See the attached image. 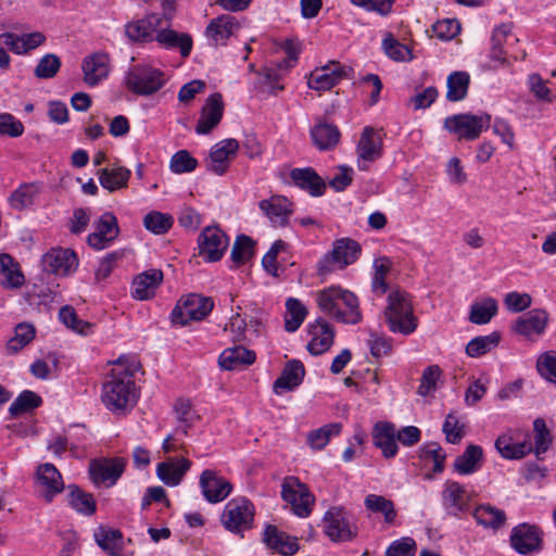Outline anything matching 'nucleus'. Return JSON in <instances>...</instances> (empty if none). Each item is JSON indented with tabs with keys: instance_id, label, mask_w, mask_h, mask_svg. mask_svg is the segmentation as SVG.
Segmentation results:
<instances>
[{
	"instance_id": "obj_48",
	"label": "nucleus",
	"mask_w": 556,
	"mask_h": 556,
	"mask_svg": "<svg viewBox=\"0 0 556 556\" xmlns=\"http://www.w3.org/2000/svg\"><path fill=\"white\" fill-rule=\"evenodd\" d=\"M286 308L285 329L288 332H294L304 321L307 315V309L298 299L294 298H289L287 300Z\"/></svg>"
},
{
	"instance_id": "obj_55",
	"label": "nucleus",
	"mask_w": 556,
	"mask_h": 556,
	"mask_svg": "<svg viewBox=\"0 0 556 556\" xmlns=\"http://www.w3.org/2000/svg\"><path fill=\"white\" fill-rule=\"evenodd\" d=\"M41 403L42 400L39 395L30 390H25L11 404L9 412L12 416H17L39 407Z\"/></svg>"
},
{
	"instance_id": "obj_23",
	"label": "nucleus",
	"mask_w": 556,
	"mask_h": 556,
	"mask_svg": "<svg viewBox=\"0 0 556 556\" xmlns=\"http://www.w3.org/2000/svg\"><path fill=\"white\" fill-rule=\"evenodd\" d=\"M84 81L88 86H97L110 73V55L106 52H94L83 60Z\"/></svg>"
},
{
	"instance_id": "obj_8",
	"label": "nucleus",
	"mask_w": 556,
	"mask_h": 556,
	"mask_svg": "<svg viewBox=\"0 0 556 556\" xmlns=\"http://www.w3.org/2000/svg\"><path fill=\"white\" fill-rule=\"evenodd\" d=\"M254 517L253 504L245 497L229 501L222 515L224 527L233 533H240L252 527Z\"/></svg>"
},
{
	"instance_id": "obj_15",
	"label": "nucleus",
	"mask_w": 556,
	"mask_h": 556,
	"mask_svg": "<svg viewBox=\"0 0 556 556\" xmlns=\"http://www.w3.org/2000/svg\"><path fill=\"white\" fill-rule=\"evenodd\" d=\"M238 150L239 142L236 139H224L215 143L205 161L207 170L218 176L224 175L236 157Z\"/></svg>"
},
{
	"instance_id": "obj_34",
	"label": "nucleus",
	"mask_w": 556,
	"mask_h": 556,
	"mask_svg": "<svg viewBox=\"0 0 556 556\" xmlns=\"http://www.w3.org/2000/svg\"><path fill=\"white\" fill-rule=\"evenodd\" d=\"M547 321L548 314L546 311L532 309L516 320L513 330L525 337L542 334L545 331Z\"/></svg>"
},
{
	"instance_id": "obj_63",
	"label": "nucleus",
	"mask_w": 556,
	"mask_h": 556,
	"mask_svg": "<svg viewBox=\"0 0 556 556\" xmlns=\"http://www.w3.org/2000/svg\"><path fill=\"white\" fill-rule=\"evenodd\" d=\"M442 431L445 434L446 441L452 444H457L465 435L464 425H459V420L454 413L447 414Z\"/></svg>"
},
{
	"instance_id": "obj_10",
	"label": "nucleus",
	"mask_w": 556,
	"mask_h": 556,
	"mask_svg": "<svg viewBox=\"0 0 556 556\" xmlns=\"http://www.w3.org/2000/svg\"><path fill=\"white\" fill-rule=\"evenodd\" d=\"M324 531L332 542H349L356 538L357 527L352 525L346 510L340 506L329 508L324 516Z\"/></svg>"
},
{
	"instance_id": "obj_64",
	"label": "nucleus",
	"mask_w": 556,
	"mask_h": 556,
	"mask_svg": "<svg viewBox=\"0 0 556 556\" xmlns=\"http://www.w3.org/2000/svg\"><path fill=\"white\" fill-rule=\"evenodd\" d=\"M416 542L412 538H402L391 543L386 552V556H415Z\"/></svg>"
},
{
	"instance_id": "obj_26",
	"label": "nucleus",
	"mask_w": 556,
	"mask_h": 556,
	"mask_svg": "<svg viewBox=\"0 0 556 556\" xmlns=\"http://www.w3.org/2000/svg\"><path fill=\"white\" fill-rule=\"evenodd\" d=\"M37 479L42 488L43 498L50 503L55 494L64 489L62 476L54 465L50 463L42 464L37 469Z\"/></svg>"
},
{
	"instance_id": "obj_20",
	"label": "nucleus",
	"mask_w": 556,
	"mask_h": 556,
	"mask_svg": "<svg viewBox=\"0 0 556 556\" xmlns=\"http://www.w3.org/2000/svg\"><path fill=\"white\" fill-rule=\"evenodd\" d=\"M43 270L55 275H67L76 269L78 260L76 253L70 249H51L42 256Z\"/></svg>"
},
{
	"instance_id": "obj_61",
	"label": "nucleus",
	"mask_w": 556,
	"mask_h": 556,
	"mask_svg": "<svg viewBox=\"0 0 556 556\" xmlns=\"http://www.w3.org/2000/svg\"><path fill=\"white\" fill-rule=\"evenodd\" d=\"M198 166V161L187 150L176 152L169 163V168L175 174L191 173Z\"/></svg>"
},
{
	"instance_id": "obj_51",
	"label": "nucleus",
	"mask_w": 556,
	"mask_h": 556,
	"mask_svg": "<svg viewBox=\"0 0 556 556\" xmlns=\"http://www.w3.org/2000/svg\"><path fill=\"white\" fill-rule=\"evenodd\" d=\"M70 505L79 514L93 515L97 507L93 496L76 485H70Z\"/></svg>"
},
{
	"instance_id": "obj_30",
	"label": "nucleus",
	"mask_w": 556,
	"mask_h": 556,
	"mask_svg": "<svg viewBox=\"0 0 556 556\" xmlns=\"http://www.w3.org/2000/svg\"><path fill=\"white\" fill-rule=\"evenodd\" d=\"M191 462L185 457L168 458L157 465L156 475L166 485H178L186 472L190 469Z\"/></svg>"
},
{
	"instance_id": "obj_1",
	"label": "nucleus",
	"mask_w": 556,
	"mask_h": 556,
	"mask_svg": "<svg viewBox=\"0 0 556 556\" xmlns=\"http://www.w3.org/2000/svg\"><path fill=\"white\" fill-rule=\"evenodd\" d=\"M140 365L136 361L125 364L122 358L110 371L102 386L101 400L112 413L119 414L132 408L139 397L135 383V372Z\"/></svg>"
},
{
	"instance_id": "obj_27",
	"label": "nucleus",
	"mask_w": 556,
	"mask_h": 556,
	"mask_svg": "<svg viewBox=\"0 0 556 556\" xmlns=\"http://www.w3.org/2000/svg\"><path fill=\"white\" fill-rule=\"evenodd\" d=\"M258 206L269 220L278 226L287 225L292 214L290 201L282 195H273L269 199L262 200Z\"/></svg>"
},
{
	"instance_id": "obj_13",
	"label": "nucleus",
	"mask_w": 556,
	"mask_h": 556,
	"mask_svg": "<svg viewBox=\"0 0 556 556\" xmlns=\"http://www.w3.org/2000/svg\"><path fill=\"white\" fill-rule=\"evenodd\" d=\"M165 17L167 21L170 20L166 14L150 13L142 18L128 22L125 25V35L132 42L154 41Z\"/></svg>"
},
{
	"instance_id": "obj_59",
	"label": "nucleus",
	"mask_w": 556,
	"mask_h": 556,
	"mask_svg": "<svg viewBox=\"0 0 556 556\" xmlns=\"http://www.w3.org/2000/svg\"><path fill=\"white\" fill-rule=\"evenodd\" d=\"M382 48L386 54L394 61L405 62L413 58L408 47L397 41L392 35L383 39Z\"/></svg>"
},
{
	"instance_id": "obj_39",
	"label": "nucleus",
	"mask_w": 556,
	"mask_h": 556,
	"mask_svg": "<svg viewBox=\"0 0 556 556\" xmlns=\"http://www.w3.org/2000/svg\"><path fill=\"white\" fill-rule=\"evenodd\" d=\"M311 137L314 144L321 151L332 150L340 141L339 128L329 123H317L311 129Z\"/></svg>"
},
{
	"instance_id": "obj_12",
	"label": "nucleus",
	"mask_w": 556,
	"mask_h": 556,
	"mask_svg": "<svg viewBox=\"0 0 556 556\" xmlns=\"http://www.w3.org/2000/svg\"><path fill=\"white\" fill-rule=\"evenodd\" d=\"M471 493L459 482L446 480L441 491V502L448 516L458 518L469 509Z\"/></svg>"
},
{
	"instance_id": "obj_29",
	"label": "nucleus",
	"mask_w": 556,
	"mask_h": 556,
	"mask_svg": "<svg viewBox=\"0 0 556 556\" xmlns=\"http://www.w3.org/2000/svg\"><path fill=\"white\" fill-rule=\"evenodd\" d=\"M46 37L42 33L35 31L18 36L14 33H3L0 35V43L7 46L15 54L27 53L42 45Z\"/></svg>"
},
{
	"instance_id": "obj_37",
	"label": "nucleus",
	"mask_w": 556,
	"mask_h": 556,
	"mask_svg": "<svg viewBox=\"0 0 556 556\" xmlns=\"http://www.w3.org/2000/svg\"><path fill=\"white\" fill-rule=\"evenodd\" d=\"M256 355L242 345L228 348L219 355L218 363L225 370H236L252 365Z\"/></svg>"
},
{
	"instance_id": "obj_57",
	"label": "nucleus",
	"mask_w": 556,
	"mask_h": 556,
	"mask_svg": "<svg viewBox=\"0 0 556 556\" xmlns=\"http://www.w3.org/2000/svg\"><path fill=\"white\" fill-rule=\"evenodd\" d=\"M144 227L156 235L167 232L173 225V217L161 212H150L143 218Z\"/></svg>"
},
{
	"instance_id": "obj_7",
	"label": "nucleus",
	"mask_w": 556,
	"mask_h": 556,
	"mask_svg": "<svg viewBox=\"0 0 556 556\" xmlns=\"http://www.w3.org/2000/svg\"><path fill=\"white\" fill-rule=\"evenodd\" d=\"M491 124L490 114H457L446 117L444 121L445 128L457 136L459 140H476L484 129Z\"/></svg>"
},
{
	"instance_id": "obj_9",
	"label": "nucleus",
	"mask_w": 556,
	"mask_h": 556,
	"mask_svg": "<svg viewBox=\"0 0 556 556\" xmlns=\"http://www.w3.org/2000/svg\"><path fill=\"white\" fill-rule=\"evenodd\" d=\"M281 489V496L291 505L292 511L301 518L308 517L315 497L309 492L306 484L302 483L295 477H288L285 479Z\"/></svg>"
},
{
	"instance_id": "obj_42",
	"label": "nucleus",
	"mask_w": 556,
	"mask_h": 556,
	"mask_svg": "<svg viewBox=\"0 0 556 556\" xmlns=\"http://www.w3.org/2000/svg\"><path fill=\"white\" fill-rule=\"evenodd\" d=\"M473 518L476 519L477 523L493 530H498L506 522V515L504 510L498 509L490 504L478 506L473 510Z\"/></svg>"
},
{
	"instance_id": "obj_16",
	"label": "nucleus",
	"mask_w": 556,
	"mask_h": 556,
	"mask_svg": "<svg viewBox=\"0 0 556 556\" xmlns=\"http://www.w3.org/2000/svg\"><path fill=\"white\" fill-rule=\"evenodd\" d=\"M119 235L117 218L106 212L96 223V231L87 237V243L94 250L106 249Z\"/></svg>"
},
{
	"instance_id": "obj_44",
	"label": "nucleus",
	"mask_w": 556,
	"mask_h": 556,
	"mask_svg": "<svg viewBox=\"0 0 556 556\" xmlns=\"http://www.w3.org/2000/svg\"><path fill=\"white\" fill-rule=\"evenodd\" d=\"M130 177V170L125 167H114L112 169L102 168L99 172V180L101 186L113 192L125 188Z\"/></svg>"
},
{
	"instance_id": "obj_17",
	"label": "nucleus",
	"mask_w": 556,
	"mask_h": 556,
	"mask_svg": "<svg viewBox=\"0 0 556 556\" xmlns=\"http://www.w3.org/2000/svg\"><path fill=\"white\" fill-rule=\"evenodd\" d=\"M346 74L345 66L339 62L330 61L325 66L316 68L309 74L307 85L311 89L317 91L330 90L346 77Z\"/></svg>"
},
{
	"instance_id": "obj_36",
	"label": "nucleus",
	"mask_w": 556,
	"mask_h": 556,
	"mask_svg": "<svg viewBox=\"0 0 556 556\" xmlns=\"http://www.w3.org/2000/svg\"><path fill=\"white\" fill-rule=\"evenodd\" d=\"M93 538L99 547L109 556H123L124 536L119 530L100 526L96 529Z\"/></svg>"
},
{
	"instance_id": "obj_40",
	"label": "nucleus",
	"mask_w": 556,
	"mask_h": 556,
	"mask_svg": "<svg viewBox=\"0 0 556 556\" xmlns=\"http://www.w3.org/2000/svg\"><path fill=\"white\" fill-rule=\"evenodd\" d=\"M238 28L236 17L225 14L211 21L206 27V35L215 45L224 43Z\"/></svg>"
},
{
	"instance_id": "obj_11",
	"label": "nucleus",
	"mask_w": 556,
	"mask_h": 556,
	"mask_svg": "<svg viewBox=\"0 0 556 556\" xmlns=\"http://www.w3.org/2000/svg\"><path fill=\"white\" fill-rule=\"evenodd\" d=\"M383 140L380 129L366 126L356 146L357 167L367 170L374 162L382 156Z\"/></svg>"
},
{
	"instance_id": "obj_19",
	"label": "nucleus",
	"mask_w": 556,
	"mask_h": 556,
	"mask_svg": "<svg viewBox=\"0 0 556 556\" xmlns=\"http://www.w3.org/2000/svg\"><path fill=\"white\" fill-rule=\"evenodd\" d=\"M125 465L126 460L122 457L93 460L90 463L89 473L93 483L112 486L124 472Z\"/></svg>"
},
{
	"instance_id": "obj_58",
	"label": "nucleus",
	"mask_w": 556,
	"mask_h": 556,
	"mask_svg": "<svg viewBox=\"0 0 556 556\" xmlns=\"http://www.w3.org/2000/svg\"><path fill=\"white\" fill-rule=\"evenodd\" d=\"M536 370L542 378L556 384V351L551 350L539 355Z\"/></svg>"
},
{
	"instance_id": "obj_62",
	"label": "nucleus",
	"mask_w": 556,
	"mask_h": 556,
	"mask_svg": "<svg viewBox=\"0 0 556 556\" xmlns=\"http://www.w3.org/2000/svg\"><path fill=\"white\" fill-rule=\"evenodd\" d=\"M14 261L9 254H0V274L5 275L7 283L17 288L23 285L24 276L14 269Z\"/></svg>"
},
{
	"instance_id": "obj_14",
	"label": "nucleus",
	"mask_w": 556,
	"mask_h": 556,
	"mask_svg": "<svg viewBox=\"0 0 556 556\" xmlns=\"http://www.w3.org/2000/svg\"><path fill=\"white\" fill-rule=\"evenodd\" d=\"M228 244V237L218 227L204 228L198 238L199 254L207 262L219 261Z\"/></svg>"
},
{
	"instance_id": "obj_31",
	"label": "nucleus",
	"mask_w": 556,
	"mask_h": 556,
	"mask_svg": "<svg viewBox=\"0 0 556 556\" xmlns=\"http://www.w3.org/2000/svg\"><path fill=\"white\" fill-rule=\"evenodd\" d=\"M304 376L305 368L302 362L298 359L289 361L281 375L274 382V392L281 394L286 391H292L302 383Z\"/></svg>"
},
{
	"instance_id": "obj_24",
	"label": "nucleus",
	"mask_w": 556,
	"mask_h": 556,
	"mask_svg": "<svg viewBox=\"0 0 556 556\" xmlns=\"http://www.w3.org/2000/svg\"><path fill=\"white\" fill-rule=\"evenodd\" d=\"M541 534L535 526L521 523L516 526L510 534V544L519 554H529L539 551L541 546Z\"/></svg>"
},
{
	"instance_id": "obj_18",
	"label": "nucleus",
	"mask_w": 556,
	"mask_h": 556,
	"mask_svg": "<svg viewBox=\"0 0 556 556\" xmlns=\"http://www.w3.org/2000/svg\"><path fill=\"white\" fill-rule=\"evenodd\" d=\"M199 485L204 498L213 504L223 502L232 491L231 483L211 469L201 473Z\"/></svg>"
},
{
	"instance_id": "obj_54",
	"label": "nucleus",
	"mask_w": 556,
	"mask_h": 556,
	"mask_svg": "<svg viewBox=\"0 0 556 556\" xmlns=\"http://www.w3.org/2000/svg\"><path fill=\"white\" fill-rule=\"evenodd\" d=\"M35 328L30 324L21 323L15 327L14 337L7 343V351L15 354L35 338Z\"/></svg>"
},
{
	"instance_id": "obj_21",
	"label": "nucleus",
	"mask_w": 556,
	"mask_h": 556,
	"mask_svg": "<svg viewBox=\"0 0 556 556\" xmlns=\"http://www.w3.org/2000/svg\"><path fill=\"white\" fill-rule=\"evenodd\" d=\"M308 333L312 339L307 343L306 349L312 355H320L327 352L333 344L334 329L321 317H318L308 325Z\"/></svg>"
},
{
	"instance_id": "obj_6",
	"label": "nucleus",
	"mask_w": 556,
	"mask_h": 556,
	"mask_svg": "<svg viewBox=\"0 0 556 556\" xmlns=\"http://www.w3.org/2000/svg\"><path fill=\"white\" fill-rule=\"evenodd\" d=\"M213 307L211 298L192 293L178 301L170 314V319L175 325L186 326L190 320L204 319Z\"/></svg>"
},
{
	"instance_id": "obj_25",
	"label": "nucleus",
	"mask_w": 556,
	"mask_h": 556,
	"mask_svg": "<svg viewBox=\"0 0 556 556\" xmlns=\"http://www.w3.org/2000/svg\"><path fill=\"white\" fill-rule=\"evenodd\" d=\"M372 441L386 458H392L397 454L395 426L392 422L378 421L372 429Z\"/></svg>"
},
{
	"instance_id": "obj_53",
	"label": "nucleus",
	"mask_w": 556,
	"mask_h": 556,
	"mask_svg": "<svg viewBox=\"0 0 556 556\" xmlns=\"http://www.w3.org/2000/svg\"><path fill=\"white\" fill-rule=\"evenodd\" d=\"M500 339L501 337L497 332H492L489 336L476 337L468 342L466 353L470 357H479L497 346Z\"/></svg>"
},
{
	"instance_id": "obj_56",
	"label": "nucleus",
	"mask_w": 556,
	"mask_h": 556,
	"mask_svg": "<svg viewBox=\"0 0 556 556\" xmlns=\"http://www.w3.org/2000/svg\"><path fill=\"white\" fill-rule=\"evenodd\" d=\"M59 318L64 326L80 334H88L92 327L90 323L79 319L76 311L71 305H64L60 308Z\"/></svg>"
},
{
	"instance_id": "obj_5",
	"label": "nucleus",
	"mask_w": 556,
	"mask_h": 556,
	"mask_svg": "<svg viewBox=\"0 0 556 556\" xmlns=\"http://www.w3.org/2000/svg\"><path fill=\"white\" fill-rule=\"evenodd\" d=\"M124 84L137 96H151L164 86L165 79L162 71L151 65L138 64L129 68Z\"/></svg>"
},
{
	"instance_id": "obj_32",
	"label": "nucleus",
	"mask_w": 556,
	"mask_h": 556,
	"mask_svg": "<svg viewBox=\"0 0 556 556\" xmlns=\"http://www.w3.org/2000/svg\"><path fill=\"white\" fill-rule=\"evenodd\" d=\"M155 41L165 49H179L182 58H188L192 50V38L189 34L178 33L169 27H160Z\"/></svg>"
},
{
	"instance_id": "obj_35",
	"label": "nucleus",
	"mask_w": 556,
	"mask_h": 556,
	"mask_svg": "<svg viewBox=\"0 0 556 556\" xmlns=\"http://www.w3.org/2000/svg\"><path fill=\"white\" fill-rule=\"evenodd\" d=\"M263 541L270 549L283 556H291L299 549L296 539L279 531L277 527L271 525L265 528Z\"/></svg>"
},
{
	"instance_id": "obj_2",
	"label": "nucleus",
	"mask_w": 556,
	"mask_h": 556,
	"mask_svg": "<svg viewBox=\"0 0 556 556\" xmlns=\"http://www.w3.org/2000/svg\"><path fill=\"white\" fill-rule=\"evenodd\" d=\"M316 302L321 312L336 320L356 325L362 320V313L356 295L339 286H331L317 293Z\"/></svg>"
},
{
	"instance_id": "obj_46",
	"label": "nucleus",
	"mask_w": 556,
	"mask_h": 556,
	"mask_svg": "<svg viewBox=\"0 0 556 556\" xmlns=\"http://www.w3.org/2000/svg\"><path fill=\"white\" fill-rule=\"evenodd\" d=\"M509 36H511V25L501 24L494 28L491 37L490 58L497 61L503 66L508 65L503 45L507 41Z\"/></svg>"
},
{
	"instance_id": "obj_52",
	"label": "nucleus",
	"mask_w": 556,
	"mask_h": 556,
	"mask_svg": "<svg viewBox=\"0 0 556 556\" xmlns=\"http://www.w3.org/2000/svg\"><path fill=\"white\" fill-rule=\"evenodd\" d=\"M254 245L255 241L251 237L247 235H239L231 249V261L237 266L247 263L254 255Z\"/></svg>"
},
{
	"instance_id": "obj_28",
	"label": "nucleus",
	"mask_w": 556,
	"mask_h": 556,
	"mask_svg": "<svg viewBox=\"0 0 556 556\" xmlns=\"http://www.w3.org/2000/svg\"><path fill=\"white\" fill-rule=\"evenodd\" d=\"M290 178L296 187L307 191L312 197H320L325 193L326 184L312 167L293 168L290 172Z\"/></svg>"
},
{
	"instance_id": "obj_33",
	"label": "nucleus",
	"mask_w": 556,
	"mask_h": 556,
	"mask_svg": "<svg viewBox=\"0 0 556 556\" xmlns=\"http://www.w3.org/2000/svg\"><path fill=\"white\" fill-rule=\"evenodd\" d=\"M162 280L163 273L159 269H150L138 275L131 286L132 298L140 301L151 299Z\"/></svg>"
},
{
	"instance_id": "obj_22",
	"label": "nucleus",
	"mask_w": 556,
	"mask_h": 556,
	"mask_svg": "<svg viewBox=\"0 0 556 556\" xmlns=\"http://www.w3.org/2000/svg\"><path fill=\"white\" fill-rule=\"evenodd\" d=\"M224 114V102L220 93L211 94L202 108L195 131L199 135L210 134L220 122Z\"/></svg>"
},
{
	"instance_id": "obj_60",
	"label": "nucleus",
	"mask_w": 556,
	"mask_h": 556,
	"mask_svg": "<svg viewBox=\"0 0 556 556\" xmlns=\"http://www.w3.org/2000/svg\"><path fill=\"white\" fill-rule=\"evenodd\" d=\"M61 67V60L58 55L49 53L43 55L36 66L34 74L40 79L54 77Z\"/></svg>"
},
{
	"instance_id": "obj_50",
	"label": "nucleus",
	"mask_w": 556,
	"mask_h": 556,
	"mask_svg": "<svg viewBox=\"0 0 556 556\" xmlns=\"http://www.w3.org/2000/svg\"><path fill=\"white\" fill-rule=\"evenodd\" d=\"M341 428V424L333 422L309 431L307 433V443L313 450H323L329 443L331 437L340 433Z\"/></svg>"
},
{
	"instance_id": "obj_49",
	"label": "nucleus",
	"mask_w": 556,
	"mask_h": 556,
	"mask_svg": "<svg viewBox=\"0 0 556 556\" xmlns=\"http://www.w3.org/2000/svg\"><path fill=\"white\" fill-rule=\"evenodd\" d=\"M497 313V302L493 298H486L473 303L470 308L469 320L476 325L488 324Z\"/></svg>"
},
{
	"instance_id": "obj_38",
	"label": "nucleus",
	"mask_w": 556,
	"mask_h": 556,
	"mask_svg": "<svg viewBox=\"0 0 556 556\" xmlns=\"http://www.w3.org/2000/svg\"><path fill=\"white\" fill-rule=\"evenodd\" d=\"M41 191L40 182H25L10 194L8 202L13 210L23 211L34 205Z\"/></svg>"
},
{
	"instance_id": "obj_3",
	"label": "nucleus",
	"mask_w": 556,
	"mask_h": 556,
	"mask_svg": "<svg viewBox=\"0 0 556 556\" xmlns=\"http://www.w3.org/2000/svg\"><path fill=\"white\" fill-rule=\"evenodd\" d=\"M386 318L392 332L407 336L416 330L417 318L413 313V305L407 293L394 291L388 295Z\"/></svg>"
},
{
	"instance_id": "obj_47",
	"label": "nucleus",
	"mask_w": 556,
	"mask_h": 556,
	"mask_svg": "<svg viewBox=\"0 0 556 556\" xmlns=\"http://www.w3.org/2000/svg\"><path fill=\"white\" fill-rule=\"evenodd\" d=\"M470 77L466 72H454L447 77L446 99L457 102L466 98Z\"/></svg>"
},
{
	"instance_id": "obj_45",
	"label": "nucleus",
	"mask_w": 556,
	"mask_h": 556,
	"mask_svg": "<svg viewBox=\"0 0 556 556\" xmlns=\"http://www.w3.org/2000/svg\"><path fill=\"white\" fill-rule=\"evenodd\" d=\"M364 505L367 510L381 514L384 518L386 523H393L396 517V509L394 503L391 500L382 495L368 494L365 497Z\"/></svg>"
},
{
	"instance_id": "obj_41",
	"label": "nucleus",
	"mask_w": 556,
	"mask_h": 556,
	"mask_svg": "<svg viewBox=\"0 0 556 556\" xmlns=\"http://www.w3.org/2000/svg\"><path fill=\"white\" fill-rule=\"evenodd\" d=\"M483 450L479 445L470 444L464 453L456 457L454 469L460 475H469L481 467Z\"/></svg>"
},
{
	"instance_id": "obj_4",
	"label": "nucleus",
	"mask_w": 556,
	"mask_h": 556,
	"mask_svg": "<svg viewBox=\"0 0 556 556\" xmlns=\"http://www.w3.org/2000/svg\"><path fill=\"white\" fill-rule=\"evenodd\" d=\"M361 252V244L354 239H337L332 244V250L325 254L318 262V275L326 276L336 269L345 268L357 261Z\"/></svg>"
},
{
	"instance_id": "obj_43",
	"label": "nucleus",
	"mask_w": 556,
	"mask_h": 556,
	"mask_svg": "<svg viewBox=\"0 0 556 556\" xmlns=\"http://www.w3.org/2000/svg\"><path fill=\"white\" fill-rule=\"evenodd\" d=\"M495 448L506 459H520L531 452L530 444L515 443L509 434H502L495 441Z\"/></svg>"
}]
</instances>
